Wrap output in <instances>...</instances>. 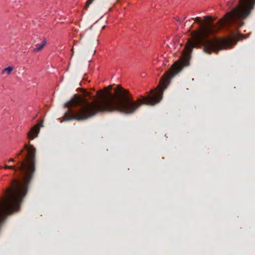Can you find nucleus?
<instances>
[{
	"instance_id": "8",
	"label": "nucleus",
	"mask_w": 255,
	"mask_h": 255,
	"mask_svg": "<svg viewBox=\"0 0 255 255\" xmlns=\"http://www.w3.org/2000/svg\"><path fill=\"white\" fill-rule=\"evenodd\" d=\"M93 0H88L86 3V7H89L90 4L92 2Z\"/></svg>"
},
{
	"instance_id": "4",
	"label": "nucleus",
	"mask_w": 255,
	"mask_h": 255,
	"mask_svg": "<svg viewBox=\"0 0 255 255\" xmlns=\"http://www.w3.org/2000/svg\"><path fill=\"white\" fill-rule=\"evenodd\" d=\"M255 3V0H239V4L221 19L220 25L242 26L244 19L249 15Z\"/></svg>"
},
{
	"instance_id": "7",
	"label": "nucleus",
	"mask_w": 255,
	"mask_h": 255,
	"mask_svg": "<svg viewBox=\"0 0 255 255\" xmlns=\"http://www.w3.org/2000/svg\"><path fill=\"white\" fill-rule=\"evenodd\" d=\"M13 67L12 66H8L4 69H3L1 71V74L2 75H9L10 74L11 72L13 71Z\"/></svg>"
},
{
	"instance_id": "9",
	"label": "nucleus",
	"mask_w": 255,
	"mask_h": 255,
	"mask_svg": "<svg viewBox=\"0 0 255 255\" xmlns=\"http://www.w3.org/2000/svg\"><path fill=\"white\" fill-rule=\"evenodd\" d=\"M8 161L9 162H14V160L13 158H10V159H9Z\"/></svg>"
},
{
	"instance_id": "2",
	"label": "nucleus",
	"mask_w": 255,
	"mask_h": 255,
	"mask_svg": "<svg viewBox=\"0 0 255 255\" xmlns=\"http://www.w3.org/2000/svg\"><path fill=\"white\" fill-rule=\"evenodd\" d=\"M27 150L25 159L17 163V166L5 165L4 168L14 170L19 172L22 177L13 181L12 187L6 190V197L0 202V223L7 215L17 211L25 196L28 186L31 180L35 171L36 149L31 144L25 145Z\"/></svg>"
},
{
	"instance_id": "6",
	"label": "nucleus",
	"mask_w": 255,
	"mask_h": 255,
	"mask_svg": "<svg viewBox=\"0 0 255 255\" xmlns=\"http://www.w3.org/2000/svg\"><path fill=\"white\" fill-rule=\"evenodd\" d=\"M46 43V40L45 39H44L41 43L37 44L36 45L35 47L33 50V52L35 53L39 51L44 47Z\"/></svg>"
},
{
	"instance_id": "5",
	"label": "nucleus",
	"mask_w": 255,
	"mask_h": 255,
	"mask_svg": "<svg viewBox=\"0 0 255 255\" xmlns=\"http://www.w3.org/2000/svg\"><path fill=\"white\" fill-rule=\"evenodd\" d=\"M40 131L39 129V125H36L33 127L30 131L28 133V137L31 139H33L36 136H37Z\"/></svg>"
},
{
	"instance_id": "3",
	"label": "nucleus",
	"mask_w": 255,
	"mask_h": 255,
	"mask_svg": "<svg viewBox=\"0 0 255 255\" xmlns=\"http://www.w3.org/2000/svg\"><path fill=\"white\" fill-rule=\"evenodd\" d=\"M212 19V17L209 16H205L204 21L200 17H196L195 21L201 25L198 30L192 32V38L188 40V45L186 46L188 52L191 51L193 47L201 45L204 47V51L207 53L217 52L227 48H231L233 44L244 38L242 34L237 32L230 37L207 39L215 31Z\"/></svg>"
},
{
	"instance_id": "10",
	"label": "nucleus",
	"mask_w": 255,
	"mask_h": 255,
	"mask_svg": "<svg viewBox=\"0 0 255 255\" xmlns=\"http://www.w3.org/2000/svg\"><path fill=\"white\" fill-rule=\"evenodd\" d=\"M21 152H22V151H20L19 153L18 154V155H20L21 153Z\"/></svg>"
},
{
	"instance_id": "1",
	"label": "nucleus",
	"mask_w": 255,
	"mask_h": 255,
	"mask_svg": "<svg viewBox=\"0 0 255 255\" xmlns=\"http://www.w3.org/2000/svg\"><path fill=\"white\" fill-rule=\"evenodd\" d=\"M182 68L180 62H175L170 70L162 77L158 87L151 91L150 95L142 97V99H138L136 102L132 100L128 91L120 85L115 89L114 94L107 89L98 91L96 95L85 92L84 95L86 97H99V99H94L91 103L85 98L75 95L64 104L68 110L64 116V120H86L103 112H119L129 114L134 112L143 103L154 105L162 99L163 92L167 88L170 79L180 72Z\"/></svg>"
}]
</instances>
